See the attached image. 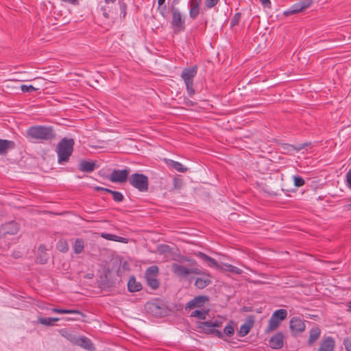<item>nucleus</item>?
Returning a JSON list of instances; mask_svg holds the SVG:
<instances>
[{
	"instance_id": "32",
	"label": "nucleus",
	"mask_w": 351,
	"mask_h": 351,
	"mask_svg": "<svg viewBox=\"0 0 351 351\" xmlns=\"http://www.w3.org/2000/svg\"><path fill=\"white\" fill-rule=\"evenodd\" d=\"M280 322L274 319L272 317H270L269 320V324L267 328H265V332L269 333L274 330H276L278 326L280 325Z\"/></svg>"
},
{
	"instance_id": "18",
	"label": "nucleus",
	"mask_w": 351,
	"mask_h": 351,
	"mask_svg": "<svg viewBox=\"0 0 351 351\" xmlns=\"http://www.w3.org/2000/svg\"><path fill=\"white\" fill-rule=\"evenodd\" d=\"M96 168V163L94 161L82 160L78 165V169L82 172L90 173Z\"/></svg>"
},
{
	"instance_id": "4",
	"label": "nucleus",
	"mask_w": 351,
	"mask_h": 351,
	"mask_svg": "<svg viewBox=\"0 0 351 351\" xmlns=\"http://www.w3.org/2000/svg\"><path fill=\"white\" fill-rule=\"evenodd\" d=\"M146 311L156 317L168 315L169 310L162 301L157 300L155 302H148L145 305Z\"/></svg>"
},
{
	"instance_id": "62",
	"label": "nucleus",
	"mask_w": 351,
	"mask_h": 351,
	"mask_svg": "<svg viewBox=\"0 0 351 351\" xmlns=\"http://www.w3.org/2000/svg\"><path fill=\"white\" fill-rule=\"evenodd\" d=\"M202 0H190L189 3H199L201 4Z\"/></svg>"
},
{
	"instance_id": "40",
	"label": "nucleus",
	"mask_w": 351,
	"mask_h": 351,
	"mask_svg": "<svg viewBox=\"0 0 351 351\" xmlns=\"http://www.w3.org/2000/svg\"><path fill=\"white\" fill-rule=\"evenodd\" d=\"M293 180L295 187H301L305 184L304 180L300 176H293Z\"/></svg>"
},
{
	"instance_id": "49",
	"label": "nucleus",
	"mask_w": 351,
	"mask_h": 351,
	"mask_svg": "<svg viewBox=\"0 0 351 351\" xmlns=\"http://www.w3.org/2000/svg\"><path fill=\"white\" fill-rule=\"evenodd\" d=\"M157 9L161 16H162L163 17H165L167 16V6L163 4L160 6L158 5Z\"/></svg>"
},
{
	"instance_id": "6",
	"label": "nucleus",
	"mask_w": 351,
	"mask_h": 351,
	"mask_svg": "<svg viewBox=\"0 0 351 351\" xmlns=\"http://www.w3.org/2000/svg\"><path fill=\"white\" fill-rule=\"evenodd\" d=\"M170 12L172 14L171 25L174 33L176 34L184 31L185 29V21L182 18L179 9L176 6L171 5Z\"/></svg>"
},
{
	"instance_id": "64",
	"label": "nucleus",
	"mask_w": 351,
	"mask_h": 351,
	"mask_svg": "<svg viewBox=\"0 0 351 351\" xmlns=\"http://www.w3.org/2000/svg\"><path fill=\"white\" fill-rule=\"evenodd\" d=\"M128 266V265L127 262H124L122 265V267L123 269H126Z\"/></svg>"
},
{
	"instance_id": "37",
	"label": "nucleus",
	"mask_w": 351,
	"mask_h": 351,
	"mask_svg": "<svg viewBox=\"0 0 351 351\" xmlns=\"http://www.w3.org/2000/svg\"><path fill=\"white\" fill-rule=\"evenodd\" d=\"M147 285L152 289H156L159 287L160 283L156 277L145 278Z\"/></svg>"
},
{
	"instance_id": "20",
	"label": "nucleus",
	"mask_w": 351,
	"mask_h": 351,
	"mask_svg": "<svg viewBox=\"0 0 351 351\" xmlns=\"http://www.w3.org/2000/svg\"><path fill=\"white\" fill-rule=\"evenodd\" d=\"M196 256L201 258L204 262L206 263L208 266L210 267L219 268L220 266L218 262L213 258L208 256L202 252H198L196 254Z\"/></svg>"
},
{
	"instance_id": "13",
	"label": "nucleus",
	"mask_w": 351,
	"mask_h": 351,
	"mask_svg": "<svg viewBox=\"0 0 351 351\" xmlns=\"http://www.w3.org/2000/svg\"><path fill=\"white\" fill-rule=\"evenodd\" d=\"M284 335L281 332H277L271 337L269 341V346L271 348L278 350L283 346Z\"/></svg>"
},
{
	"instance_id": "55",
	"label": "nucleus",
	"mask_w": 351,
	"mask_h": 351,
	"mask_svg": "<svg viewBox=\"0 0 351 351\" xmlns=\"http://www.w3.org/2000/svg\"><path fill=\"white\" fill-rule=\"evenodd\" d=\"M94 190L95 191H104V192H106V193H110L111 189H107V188H104V187H101V186H95L94 187Z\"/></svg>"
},
{
	"instance_id": "14",
	"label": "nucleus",
	"mask_w": 351,
	"mask_h": 351,
	"mask_svg": "<svg viewBox=\"0 0 351 351\" xmlns=\"http://www.w3.org/2000/svg\"><path fill=\"white\" fill-rule=\"evenodd\" d=\"M254 323V317H248L246 322L240 326L239 330L238 332L239 336L243 337L247 335L253 327Z\"/></svg>"
},
{
	"instance_id": "56",
	"label": "nucleus",
	"mask_w": 351,
	"mask_h": 351,
	"mask_svg": "<svg viewBox=\"0 0 351 351\" xmlns=\"http://www.w3.org/2000/svg\"><path fill=\"white\" fill-rule=\"evenodd\" d=\"M260 2L261 3V4L264 6V7H267V8H271V1L270 0H259Z\"/></svg>"
},
{
	"instance_id": "52",
	"label": "nucleus",
	"mask_w": 351,
	"mask_h": 351,
	"mask_svg": "<svg viewBox=\"0 0 351 351\" xmlns=\"http://www.w3.org/2000/svg\"><path fill=\"white\" fill-rule=\"evenodd\" d=\"M183 104H185L187 106H195L197 104L196 102L191 100L190 99H189L187 97H184V98Z\"/></svg>"
},
{
	"instance_id": "2",
	"label": "nucleus",
	"mask_w": 351,
	"mask_h": 351,
	"mask_svg": "<svg viewBox=\"0 0 351 351\" xmlns=\"http://www.w3.org/2000/svg\"><path fill=\"white\" fill-rule=\"evenodd\" d=\"M75 141L72 138L64 137L58 143L56 152L58 162L60 165L68 162L74 149Z\"/></svg>"
},
{
	"instance_id": "63",
	"label": "nucleus",
	"mask_w": 351,
	"mask_h": 351,
	"mask_svg": "<svg viewBox=\"0 0 351 351\" xmlns=\"http://www.w3.org/2000/svg\"><path fill=\"white\" fill-rule=\"evenodd\" d=\"M165 0H158V5H162L165 4Z\"/></svg>"
},
{
	"instance_id": "3",
	"label": "nucleus",
	"mask_w": 351,
	"mask_h": 351,
	"mask_svg": "<svg viewBox=\"0 0 351 351\" xmlns=\"http://www.w3.org/2000/svg\"><path fill=\"white\" fill-rule=\"evenodd\" d=\"M197 66L194 65L184 69L181 73V77L184 82L189 97L193 96L195 93V89L193 88V78L197 73Z\"/></svg>"
},
{
	"instance_id": "43",
	"label": "nucleus",
	"mask_w": 351,
	"mask_h": 351,
	"mask_svg": "<svg viewBox=\"0 0 351 351\" xmlns=\"http://www.w3.org/2000/svg\"><path fill=\"white\" fill-rule=\"evenodd\" d=\"M208 322H210V325H204L205 326H213V328H219L222 326V321L221 320H219V319H215V320H208Z\"/></svg>"
},
{
	"instance_id": "22",
	"label": "nucleus",
	"mask_w": 351,
	"mask_h": 351,
	"mask_svg": "<svg viewBox=\"0 0 351 351\" xmlns=\"http://www.w3.org/2000/svg\"><path fill=\"white\" fill-rule=\"evenodd\" d=\"M15 143L12 141L0 139V155L7 154L9 149L14 148Z\"/></svg>"
},
{
	"instance_id": "51",
	"label": "nucleus",
	"mask_w": 351,
	"mask_h": 351,
	"mask_svg": "<svg viewBox=\"0 0 351 351\" xmlns=\"http://www.w3.org/2000/svg\"><path fill=\"white\" fill-rule=\"evenodd\" d=\"M228 267H229V271L230 272H232V273H234V274H240L242 272L241 269H240L239 268H238V267H237L235 266L229 265Z\"/></svg>"
},
{
	"instance_id": "41",
	"label": "nucleus",
	"mask_w": 351,
	"mask_h": 351,
	"mask_svg": "<svg viewBox=\"0 0 351 351\" xmlns=\"http://www.w3.org/2000/svg\"><path fill=\"white\" fill-rule=\"evenodd\" d=\"M241 13H239V12L236 13L230 21V26L233 27V26L237 25L241 21Z\"/></svg>"
},
{
	"instance_id": "54",
	"label": "nucleus",
	"mask_w": 351,
	"mask_h": 351,
	"mask_svg": "<svg viewBox=\"0 0 351 351\" xmlns=\"http://www.w3.org/2000/svg\"><path fill=\"white\" fill-rule=\"evenodd\" d=\"M346 182L348 187L351 189V169L346 173Z\"/></svg>"
},
{
	"instance_id": "8",
	"label": "nucleus",
	"mask_w": 351,
	"mask_h": 351,
	"mask_svg": "<svg viewBox=\"0 0 351 351\" xmlns=\"http://www.w3.org/2000/svg\"><path fill=\"white\" fill-rule=\"evenodd\" d=\"M130 170L128 168L124 169H114L108 176V179L114 183H124L129 180Z\"/></svg>"
},
{
	"instance_id": "1",
	"label": "nucleus",
	"mask_w": 351,
	"mask_h": 351,
	"mask_svg": "<svg viewBox=\"0 0 351 351\" xmlns=\"http://www.w3.org/2000/svg\"><path fill=\"white\" fill-rule=\"evenodd\" d=\"M26 134L28 138L40 143L51 141L56 136L53 127L46 125H32L27 130Z\"/></svg>"
},
{
	"instance_id": "36",
	"label": "nucleus",
	"mask_w": 351,
	"mask_h": 351,
	"mask_svg": "<svg viewBox=\"0 0 351 351\" xmlns=\"http://www.w3.org/2000/svg\"><path fill=\"white\" fill-rule=\"evenodd\" d=\"M57 249L63 253H66L69 251V247L66 240H60L57 243Z\"/></svg>"
},
{
	"instance_id": "23",
	"label": "nucleus",
	"mask_w": 351,
	"mask_h": 351,
	"mask_svg": "<svg viewBox=\"0 0 351 351\" xmlns=\"http://www.w3.org/2000/svg\"><path fill=\"white\" fill-rule=\"evenodd\" d=\"M320 335V328L318 326L313 327L309 332V338L308 340V346H312V344L319 338Z\"/></svg>"
},
{
	"instance_id": "26",
	"label": "nucleus",
	"mask_w": 351,
	"mask_h": 351,
	"mask_svg": "<svg viewBox=\"0 0 351 351\" xmlns=\"http://www.w3.org/2000/svg\"><path fill=\"white\" fill-rule=\"evenodd\" d=\"M304 10V8H302L300 3H296L293 4L289 10L284 12L285 16H289L293 14H297Z\"/></svg>"
},
{
	"instance_id": "17",
	"label": "nucleus",
	"mask_w": 351,
	"mask_h": 351,
	"mask_svg": "<svg viewBox=\"0 0 351 351\" xmlns=\"http://www.w3.org/2000/svg\"><path fill=\"white\" fill-rule=\"evenodd\" d=\"M88 351H95V348L92 341L86 337H79L77 345Z\"/></svg>"
},
{
	"instance_id": "25",
	"label": "nucleus",
	"mask_w": 351,
	"mask_h": 351,
	"mask_svg": "<svg viewBox=\"0 0 351 351\" xmlns=\"http://www.w3.org/2000/svg\"><path fill=\"white\" fill-rule=\"evenodd\" d=\"M167 163L169 166L171 167L176 171L181 172V173L186 172L188 170V169L186 167H184L180 162H177V161H174V160L169 159L167 161Z\"/></svg>"
},
{
	"instance_id": "42",
	"label": "nucleus",
	"mask_w": 351,
	"mask_h": 351,
	"mask_svg": "<svg viewBox=\"0 0 351 351\" xmlns=\"http://www.w3.org/2000/svg\"><path fill=\"white\" fill-rule=\"evenodd\" d=\"M21 90L23 93H31L36 90V88L34 87L32 85H25L23 84L21 86Z\"/></svg>"
},
{
	"instance_id": "5",
	"label": "nucleus",
	"mask_w": 351,
	"mask_h": 351,
	"mask_svg": "<svg viewBox=\"0 0 351 351\" xmlns=\"http://www.w3.org/2000/svg\"><path fill=\"white\" fill-rule=\"evenodd\" d=\"M129 183L140 192H146L149 189L148 177L143 173H135L129 178Z\"/></svg>"
},
{
	"instance_id": "30",
	"label": "nucleus",
	"mask_w": 351,
	"mask_h": 351,
	"mask_svg": "<svg viewBox=\"0 0 351 351\" xmlns=\"http://www.w3.org/2000/svg\"><path fill=\"white\" fill-rule=\"evenodd\" d=\"M189 16L192 19H195L199 14L200 5L199 3H189Z\"/></svg>"
},
{
	"instance_id": "24",
	"label": "nucleus",
	"mask_w": 351,
	"mask_h": 351,
	"mask_svg": "<svg viewBox=\"0 0 351 351\" xmlns=\"http://www.w3.org/2000/svg\"><path fill=\"white\" fill-rule=\"evenodd\" d=\"M61 335L64 337L66 340L70 341L73 345H77L79 336L76 335L73 332H70L66 330H62L61 332Z\"/></svg>"
},
{
	"instance_id": "61",
	"label": "nucleus",
	"mask_w": 351,
	"mask_h": 351,
	"mask_svg": "<svg viewBox=\"0 0 351 351\" xmlns=\"http://www.w3.org/2000/svg\"><path fill=\"white\" fill-rule=\"evenodd\" d=\"M345 210L351 211V203L344 206Z\"/></svg>"
},
{
	"instance_id": "19",
	"label": "nucleus",
	"mask_w": 351,
	"mask_h": 351,
	"mask_svg": "<svg viewBox=\"0 0 351 351\" xmlns=\"http://www.w3.org/2000/svg\"><path fill=\"white\" fill-rule=\"evenodd\" d=\"M203 278H197L194 285L199 289H202L211 284L210 275L203 271Z\"/></svg>"
},
{
	"instance_id": "38",
	"label": "nucleus",
	"mask_w": 351,
	"mask_h": 351,
	"mask_svg": "<svg viewBox=\"0 0 351 351\" xmlns=\"http://www.w3.org/2000/svg\"><path fill=\"white\" fill-rule=\"evenodd\" d=\"M110 193L112 194V198H113L114 201L116 202H121L124 199L123 195L119 191H115L111 190Z\"/></svg>"
},
{
	"instance_id": "45",
	"label": "nucleus",
	"mask_w": 351,
	"mask_h": 351,
	"mask_svg": "<svg viewBox=\"0 0 351 351\" xmlns=\"http://www.w3.org/2000/svg\"><path fill=\"white\" fill-rule=\"evenodd\" d=\"M219 1V0H205V6L206 8L210 9L215 7Z\"/></svg>"
},
{
	"instance_id": "34",
	"label": "nucleus",
	"mask_w": 351,
	"mask_h": 351,
	"mask_svg": "<svg viewBox=\"0 0 351 351\" xmlns=\"http://www.w3.org/2000/svg\"><path fill=\"white\" fill-rule=\"evenodd\" d=\"M234 322L230 321L223 328V333L228 337H232L234 333Z\"/></svg>"
},
{
	"instance_id": "16",
	"label": "nucleus",
	"mask_w": 351,
	"mask_h": 351,
	"mask_svg": "<svg viewBox=\"0 0 351 351\" xmlns=\"http://www.w3.org/2000/svg\"><path fill=\"white\" fill-rule=\"evenodd\" d=\"M335 340L331 337L324 338L320 343L318 351H334Z\"/></svg>"
},
{
	"instance_id": "10",
	"label": "nucleus",
	"mask_w": 351,
	"mask_h": 351,
	"mask_svg": "<svg viewBox=\"0 0 351 351\" xmlns=\"http://www.w3.org/2000/svg\"><path fill=\"white\" fill-rule=\"evenodd\" d=\"M204 325H210L208 321L197 322V328L199 332H204L206 335H212L217 337L218 338L223 339V332L218 329L213 328V326H205Z\"/></svg>"
},
{
	"instance_id": "31",
	"label": "nucleus",
	"mask_w": 351,
	"mask_h": 351,
	"mask_svg": "<svg viewBox=\"0 0 351 351\" xmlns=\"http://www.w3.org/2000/svg\"><path fill=\"white\" fill-rule=\"evenodd\" d=\"M208 312V309L195 310L191 313V317H197L200 320H204L206 319Z\"/></svg>"
},
{
	"instance_id": "28",
	"label": "nucleus",
	"mask_w": 351,
	"mask_h": 351,
	"mask_svg": "<svg viewBox=\"0 0 351 351\" xmlns=\"http://www.w3.org/2000/svg\"><path fill=\"white\" fill-rule=\"evenodd\" d=\"M84 249V241L82 238L75 239L73 244V250L75 254H79L83 252Z\"/></svg>"
},
{
	"instance_id": "60",
	"label": "nucleus",
	"mask_w": 351,
	"mask_h": 351,
	"mask_svg": "<svg viewBox=\"0 0 351 351\" xmlns=\"http://www.w3.org/2000/svg\"><path fill=\"white\" fill-rule=\"evenodd\" d=\"M181 260H182V261L188 262V263H189V261H190V258H189V257H188V256H182L181 257Z\"/></svg>"
},
{
	"instance_id": "27",
	"label": "nucleus",
	"mask_w": 351,
	"mask_h": 351,
	"mask_svg": "<svg viewBox=\"0 0 351 351\" xmlns=\"http://www.w3.org/2000/svg\"><path fill=\"white\" fill-rule=\"evenodd\" d=\"M52 311L57 313H61V314H75L79 315L82 317H84L85 315L82 313L79 310H75V309H64V308H54L52 309Z\"/></svg>"
},
{
	"instance_id": "47",
	"label": "nucleus",
	"mask_w": 351,
	"mask_h": 351,
	"mask_svg": "<svg viewBox=\"0 0 351 351\" xmlns=\"http://www.w3.org/2000/svg\"><path fill=\"white\" fill-rule=\"evenodd\" d=\"M343 345L346 351H351V337H348L344 339Z\"/></svg>"
},
{
	"instance_id": "29",
	"label": "nucleus",
	"mask_w": 351,
	"mask_h": 351,
	"mask_svg": "<svg viewBox=\"0 0 351 351\" xmlns=\"http://www.w3.org/2000/svg\"><path fill=\"white\" fill-rule=\"evenodd\" d=\"M287 316V311L286 309L280 308L274 312L271 317L280 322L286 319Z\"/></svg>"
},
{
	"instance_id": "58",
	"label": "nucleus",
	"mask_w": 351,
	"mask_h": 351,
	"mask_svg": "<svg viewBox=\"0 0 351 351\" xmlns=\"http://www.w3.org/2000/svg\"><path fill=\"white\" fill-rule=\"evenodd\" d=\"M61 1L69 3L73 5H76L78 3V0H60Z\"/></svg>"
},
{
	"instance_id": "7",
	"label": "nucleus",
	"mask_w": 351,
	"mask_h": 351,
	"mask_svg": "<svg viewBox=\"0 0 351 351\" xmlns=\"http://www.w3.org/2000/svg\"><path fill=\"white\" fill-rule=\"evenodd\" d=\"M171 271L175 275H176L179 278H184L190 274L198 275H201L202 274H203V271L198 268H187L185 266L177 263L172 264Z\"/></svg>"
},
{
	"instance_id": "50",
	"label": "nucleus",
	"mask_w": 351,
	"mask_h": 351,
	"mask_svg": "<svg viewBox=\"0 0 351 351\" xmlns=\"http://www.w3.org/2000/svg\"><path fill=\"white\" fill-rule=\"evenodd\" d=\"M299 3L302 5V8L306 9L311 6L313 3V0H300Z\"/></svg>"
},
{
	"instance_id": "11",
	"label": "nucleus",
	"mask_w": 351,
	"mask_h": 351,
	"mask_svg": "<svg viewBox=\"0 0 351 351\" xmlns=\"http://www.w3.org/2000/svg\"><path fill=\"white\" fill-rule=\"evenodd\" d=\"M306 326L302 319L298 317H293L290 320V330L293 336L305 330Z\"/></svg>"
},
{
	"instance_id": "44",
	"label": "nucleus",
	"mask_w": 351,
	"mask_h": 351,
	"mask_svg": "<svg viewBox=\"0 0 351 351\" xmlns=\"http://www.w3.org/2000/svg\"><path fill=\"white\" fill-rule=\"evenodd\" d=\"M311 145V143H300L297 145H293L294 147V152H299L306 147L309 146Z\"/></svg>"
},
{
	"instance_id": "9",
	"label": "nucleus",
	"mask_w": 351,
	"mask_h": 351,
	"mask_svg": "<svg viewBox=\"0 0 351 351\" xmlns=\"http://www.w3.org/2000/svg\"><path fill=\"white\" fill-rule=\"evenodd\" d=\"M19 230V225L14 221H11L0 226V238H5L8 235L16 234Z\"/></svg>"
},
{
	"instance_id": "35",
	"label": "nucleus",
	"mask_w": 351,
	"mask_h": 351,
	"mask_svg": "<svg viewBox=\"0 0 351 351\" xmlns=\"http://www.w3.org/2000/svg\"><path fill=\"white\" fill-rule=\"evenodd\" d=\"M60 319L57 317H40L39 322L45 326H53Z\"/></svg>"
},
{
	"instance_id": "59",
	"label": "nucleus",
	"mask_w": 351,
	"mask_h": 351,
	"mask_svg": "<svg viewBox=\"0 0 351 351\" xmlns=\"http://www.w3.org/2000/svg\"><path fill=\"white\" fill-rule=\"evenodd\" d=\"M189 265H191V266H195V265H197V261H196L195 260L192 259V258H190V261H189Z\"/></svg>"
},
{
	"instance_id": "57",
	"label": "nucleus",
	"mask_w": 351,
	"mask_h": 351,
	"mask_svg": "<svg viewBox=\"0 0 351 351\" xmlns=\"http://www.w3.org/2000/svg\"><path fill=\"white\" fill-rule=\"evenodd\" d=\"M115 241L126 243L128 242V239L124 237L118 236V238L115 240Z\"/></svg>"
},
{
	"instance_id": "53",
	"label": "nucleus",
	"mask_w": 351,
	"mask_h": 351,
	"mask_svg": "<svg viewBox=\"0 0 351 351\" xmlns=\"http://www.w3.org/2000/svg\"><path fill=\"white\" fill-rule=\"evenodd\" d=\"M284 150L287 151V152H294V147L293 145H291L289 143H286L283 145Z\"/></svg>"
},
{
	"instance_id": "46",
	"label": "nucleus",
	"mask_w": 351,
	"mask_h": 351,
	"mask_svg": "<svg viewBox=\"0 0 351 351\" xmlns=\"http://www.w3.org/2000/svg\"><path fill=\"white\" fill-rule=\"evenodd\" d=\"M101 237L107 240L115 241V240L118 238L117 235L112 234L109 233H101Z\"/></svg>"
},
{
	"instance_id": "15",
	"label": "nucleus",
	"mask_w": 351,
	"mask_h": 351,
	"mask_svg": "<svg viewBox=\"0 0 351 351\" xmlns=\"http://www.w3.org/2000/svg\"><path fill=\"white\" fill-rule=\"evenodd\" d=\"M47 248L45 245L41 244L38 248V255L36 258V263L38 264H45L49 259V255L47 253Z\"/></svg>"
},
{
	"instance_id": "12",
	"label": "nucleus",
	"mask_w": 351,
	"mask_h": 351,
	"mask_svg": "<svg viewBox=\"0 0 351 351\" xmlns=\"http://www.w3.org/2000/svg\"><path fill=\"white\" fill-rule=\"evenodd\" d=\"M209 300L208 296L198 295L195 296L193 299L188 302L185 306V310L192 309L194 308H200Z\"/></svg>"
},
{
	"instance_id": "33",
	"label": "nucleus",
	"mask_w": 351,
	"mask_h": 351,
	"mask_svg": "<svg viewBox=\"0 0 351 351\" xmlns=\"http://www.w3.org/2000/svg\"><path fill=\"white\" fill-rule=\"evenodd\" d=\"M159 269L156 265L149 267L145 271V278L157 277Z\"/></svg>"
},
{
	"instance_id": "21",
	"label": "nucleus",
	"mask_w": 351,
	"mask_h": 351,
	"mask_svg": "<svg viewBox=\"0 0 351 351\" xmlns=\"http://www.w3.org/2000/svg\"><path fill=\"white\" fill-rule=\"evenodd\" d=\"M143 287L140 282H137L134 276H132L128 282V289L130 292H137L142 289Z\"/></svg>"
},
{
	"instance_id": "48",
	"label": "nucleus",
	"mask_w": 351,
	"mask_h": 351,
	"mask_svg": "<svg viewBox=\"0 0 351 351\" xmlns=\"http://www.w3.org/2000/svg\"><path fill=\"white\" fill-rule=\"evenodd\" d=\"M182 186V181L178 178H173V188L175 189H180Z\"/></svg>"
},
{
	"instance_id": "39",
	"label": "nucleus",
	"mask_w": 351,
	"mask_h": 351,
	"mask_svg": "<svg viewBox=\"0 0 351 351\" xmlns=\"http://www.w3.org/2000/svg\"><path fill=\"white\" fill-rule=\"evenodd\" d=\"M119 4L121 11L120 17L121 19H125L127 14V4L125 2L121 1V0L119 1Z\"/></svg>"
}]
</instances>
